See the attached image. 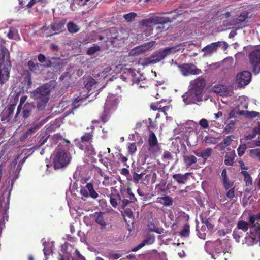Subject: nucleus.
Segmentation results:
<instances>
[{
	"instance_id": "f257e3e1",
	"label": "nucleus",
	"mask_w": 260,
	"mask_h": 260,
	"mask_svg": "<svg viewBox=\"0 0 260 260\" xmlns=\"http://www.w3.org/2000/svg\"><path fill=\"white\" fill-rule=\"evenodd\" d=\"M5 41L0 38V83L4 84L9 78L11 64L8 50L5 48Z\"/></svg>"
},
{
	"instance_id": "f03ea898",
	"label": "nucleus",
	"mask_w": 260,
	"mask_h": 260,
	"mask_svg": "<svg viewBox=\"0 0 260 260\" xmlns=\"http://www.w3.org/2000/svg\"><path fill=\"white\" fill-rule=\"evenodd\" d=\"M54 81L49 82L37 88L31 92V96L38 100L37 107L39 109H42L48 102L49 93L54 87Z\"/></svg>"
},
{
	"instance_id": "7ed1b4c3",
	"label": "nucleus",
	"mask_w": 260,
	"mask_h": 260,
	"mask_svg": "<svg viewBox=\"0 0 260 260\" xmlns=\"http://www.w3.org/2000/svg\"><path fill=\"white\" fill-rule=\"evenodd\" d=\"M249 222L251 224L250 234L245 238V243L252 246L260 241V214L249 217Z\"/></svg>"
},
{
	"instance_id": "20e7f679",
	"label": "nucleus",
	"mask_w": 260,
	"mask_h": 260,
	"mask_svg": "<svg viewBox=\"0 0 260 260\" xmlns=\"http://www.w3.org/2000/svg\"><path fill=\"white\" fill-rule=\"evenodd\" d=\"M55 169H61L66 167L70 162L71 157L69 153L62 149H56L52 156Z\"/></svg>"
},
{
	"instance_id": "39448f33",
	"label": "nucleus",
	"mask_w": 260,
	"mask_h": 260,
	"mask_svg": "<svg viewBox=\"0 0 260 260\" xmlns=\"http://www.w3.org/2000/svg\"><path fill=\"white\" fill-rule=\"evenodd\" d=\"M106 42H110L114 46H117L124 39L128 38V34L125 30L120 29L116 30L115 28H112L106 32Z\"/></svg>"
},
{
	"instance_id": "423d86ee",
	"label": "nucleus",
	"mask_w": 260,
	"mask_h": 260,
	"mask_svg": "<svg viewBox=\"0 0 260 260\" xmlns=\"http://www.w3.org/2000/svg\"><path fill=\"white\" fill-rule=\"evenodd\" d=\"M87 94L80 95L73 102L64 101L60 104V107L63 109L64 114L68 115L72 113L73 110L77 108L88 98Z\"/></svg>"
},
{
	"instance_id": "0eeeda50",
	"label": "nucleus",
	"mask_w": 260,
	"mask_h": 260,
	"mask_svg": "<svg viewBox=\"0 0 260 260\" xmlns=\"http://www.w3.org/2000/svg\"><path fill=\"white\" fill-rule=\"evenodd\" d=\"M176 51L177 50L175 47L166 48L162 51L155 53L151 57L147 59V62L149 64H154L159 62L168 55L171 53H175Z\"/></svg>"
},
{
	"instance_id": "6e6552de",
	"label": "nucleus",
	"mask_w": 260,
	"mask_h": 260,
	"mask_svg": "<svg viewBox=\"0 0 260 260\" xmlns=\"http://www.w3.org/2000/svg\"><path fill=\"white\" fill-rule=\"evenodd\" d=\"M203 94L188 88V90L182 97L186 105L197 104L203 100Z\"/></svg>"
},
{
	"instance_id": "1a4fd4ad",
	"label": "nucleus",
	"mask_w": 260,
	"mask_h": 260,
	"mask_svg": "<svg viewBox=\"0 0 260 260\" xmlns=\"http://www.w3.org/2000/svg\"><path fill=\"white\" fill-rule=\"evenodd\" d=\"M15 109V104H11L8 108L5 110L1 116V121L3 123H13L18 120L17 117L18 115L16 116V114L14 117L13 118L14 111Z\"/></svg>"
},
{
	"instance_id": "9d476101",
	"label": "nucleus",
	"mask_w": 260,
	"mask_h": 260,
	"mask_svg": "<svg viewBox=\"0 0 260 260\" xmlns=\"http://www.w3.org/2000/svg\"><path fill=\"white\" fill-rule=\"evenodd\" d=\"M253 72L255 74L260 72V47L252 52L249 56Z\"/></svg>"
},
{
	"instance_id": "9b49d317",
	"label": "nucleus",
	"mask_w": 260,
	"mask_h": 260,
	"mask_svg": "<svg viewBox=\"0 0 260 260\" xmlns=\"http://www.w3.org/2000/svg\"><path fill=\"white\" fill-rule=\"evenodd\" d=\"M178 67L184 76L199 75L201 73V70L197 68L196 66L192 63H185L182 65H178Z\"/></svg>"
},
{
	"instance_id": "f8f14e48",
	"label": "nucleus",
	"mask_w": 260,
	"mask_h": 260,
	"mask_svg": "<svg viewBox=\"0 0 260 260\" xmlns=\"http://www.w3.org/2000/svg\"><path fill=\"white\" fill-rule=\"evenodd\" d=\"M120 102L118 96L114 94L109 95L106 101L104 106V111L106 113L115 111Z\"/></svg>"
},
{
	"instance_id": "ddd939ff",
	"label": "nucleus",
	"mask_w": 260,
	"mask_h": 260,
	"mask_svg": "<svg viewBox=\"0 0 260 260\" xmlns=\"http://www.w3.org/2000/svg\"><path fill=\"white\" fill-rule=\"evenodd\" d=\"M155 44V41H151L142 45L137 46L132 49L128 55L129 56L136 57L150 50Z\"/></svg>"
},
{
	"instance_id": "4468645a",
	"label": "nucleus",
	"mask_w": 260,
	"mask_h": 260,
	"mask_svg": "<svg viewBox=\"0 0 260 260\" xmlns=\"http://www.w3.org/2000/svg\"><path fill=\"white\" fill-rule=\"evenodd\" d=\"M169 22H171V20L168 18L159 16H153L147 19L144 20L142 22V25L146 27H150L151 25L153 24H163Z\"/></svg>"
},
{
	"instance_id": "2eb2a0df",
	"label": "nucleus",
	"mask_w": 260,
	"mask_h": 260,
	"mask_svg": "<svg viewBox=\"0 0 260 260\" xmlns=\"http://www.w3.org/2000/svg\"><path fill=\"white\" fill-rule=\"evenodd\" d=\"M205 84L206 81L204 78L199 77L195 80L190 82L189 88L203 94Z\"/></svg>"
},
{
	"instance_id": "dca6fc26",
	"label": "nucleus",
	"mask_w": 260,
	"mask_h": 260,
	"mask_svg": "<svg viewBox=\"0 0 260 260\" xmlns=\"http://www.w3.org/2000/svg\"><path fill=\"white\" fill-rule=\"evenodd\" d=\"M251 79V75L249 71H243L238 74L236 76V83L241 87L248 84Z\"/></svg>"
},
{
	"instance_id": "f3484780",
	"label": "nucleus",
	"mask_w": 260,
	"mask_h": 260,
	"mask_svg": "<svg viewBox=\"0 0 260 260\" xmlns=\"http://www.w3.org/2000/svg\"><path fill=\"white\" fill-rule=\"evenodd\" d=\"M81 196L85 198L91 197L96 199L98 197V193L94 190L92 183H87L85 186L81 187L80 190Z\"/></svg>"
},
{
	"instance_id": "a211bd4d",
	"label": "nucleus",
	"mask_w": 260,
	"mask_h": 260,
	"mask_svg": "<svg viewBox=\"0 0 260 260\" xmlns=\"http://www.w3.org/2000/svg\"><path fill=\"white\" fill-rule=\"evenodd\" d=\"M235 114L239 115H243L247 118L256 117L259 115V113L255 111H249L247 110H239L235 108L232 112L229 113V118L230 119L233 118Z\"/></svg>"
},
{
	"instance_id": "6ab92c4d",
	"label": "nucleus",
	"mask_w": 260,
	"mask_h": 260,
	"mask_svg": "<svg viewBox=\"0 0 260 260\" xmlns=\"http://www.w3.org/2000/svg\"><path fill=\"white\" fill-rule=\"evenodd\" d=\"M95 222L99 224L102 228H105L107 225V216L105 213L96 212L91 215Z\"/></svg>"
},
{
	"instance_id": "aec40b11",
	"label": "nucleus",
	"mask_w": 260,
	"mask_h": 260,
	"mask_svg": "<svg viewBox=\"0 0 260 260\" xmlns=\"http://www.w3.org/2000/svg\"><path fill=\"white\" fill-rule=\"evenodd\" d=\"M213 91L220 96H230L233 94L232 90L230 87L223 85L214 86L213 87Z\"/></svg>"
},
{
	"instance_id": "412c9836",
	"label": "nucleus",
	"mask_w": 260,
	"mask_h": 260,
	"mask_svg": "<svg viewBox=\"0 0 260 260\" xmlns=\"http://www.w3.org/2000/svg\"><path fill=\"white\" fill-rule=\"evenodd\" d=\"M128 76L132 78V80L133 84H140V87H145V85L143 84V83H140V82L143 81V80H144L145 78L140 76L138 71L134 69H130L128 72Z\"/></svg>"
},
{
	"instance_id": "4be33fe9",
	"label": "nucleus",
	"mask_w": 260,
	"mask_h": 260,
	"mask_svg": "<svg viewBox=\"0 0 260 260\" xmlns=\"http://www.w3.org/2000/svg\"><path fill=\"white\" fill-rule=\"evenodd\" d=\"M218 44L219 43L216 42L212 43L202 49L201 51L204 52L203 57L211 56L214 52H216L218 49Z\"/></svg>"
},
{
	"instance_id": "5701e85b",
	"label": "nucleus",
	"mask_w": 260,
	"mask_h": 260,
	"mask_svg": "<svg viewBox=\"0 0 260 260\" xmlns=\"http://www.w3.org/2000/svg\"><path fill=\"white\" fill-rule=\"evenodd\" d=\"M42 125V123H38L36 124L35 125L31 126L29 127L27 131L24 132L23 135L20 137V140L21 141H24L29 137L31 136L32 134H34L36 130L39 129Z\"/></svg>"
},
{
	"instance_id": "b1692460",
	"label": "nucleus",
	"mask_w": 260,
	"mask_h": 260,
	"mask_svg": "<svg viewBox=\"0 0 260 260\" xmlns=\"http://www.w3.org/2000/svg\"><path fill=\"white\" fill-rule=\"evenodd\" d=\"M237 109H247L248 99L245 96H239L236 102V107Z\"/></svg>"
},
{
	"instance_id": "393cba45",
	"label": "nucleus",
	"mask_w": 260,
	"mask_h": 260,
	"mask_svg": "<svg viewBox=\"0 0 260 260\" xmlns=\"http://www.w3.org/2000/svg\"><path fill=\"white\" fill-rule=\"evenodd\" d=\"M247 19V16L245 14L240 15L238 18L235 19L233 21V25H237V28L245 26V22Z\"/></svg>"
},
{
	"instance_id": "a878e982",
	"label": "nucleus",
	"mask_w": 260,
	"mask_h": 260,
	"mask_svg": "<svg viewBox=\"0 0 260 260\" xmlns=\"http://www.w3.org/2000/svg\"><path fill=\"white\" fill-rule=\"evenodd\" d=\"M7 36L9 39H14L15 40H19L20 39V36L18 29L13 27L9 28Z\"/></svg>"
},
{
	"instance_id": "bb28decb",
	"label": "nucleus",
	"mask_w": 260,
	"mask_h": 260,
	"mask_svg": "<svg viewBox=\"0 0 260 260\" xmlns=\"http://www.w3.org/2000/svg\"><path fill=\"white\" fill-rule=\"evenodd\" d=\"M34 108V106L32 103H26L24 104L23 107V116L24 118H27L29 116Z\"/></svg>"
},
{
	"instance_id": "cd10ccee",
	"label": "nucleus",
	"mask_w": 260,
	"mask_h": 260,
	"mask_svg": "<svg viewBox=\"0 0 260 260\" xmlns=\"http://www.w3.org/2000/svg\"><path fill=\"white\" fill-rule=\"evenodd\" d=\"M190 174V173H186L184 174H176L173 175V178L178 183L184 184L185 181L187 180L188 176Z\"/></svg>"
},
{
	"instance_id": "c85d7f7f",
	"label": "nucleus",
	"mask_w": 260,
	"mask_h": 260,
	"mask_svg": "<svg viewBox=\"0 0 260 260\" xmlns=\"http://www.w3.org/2000/svg\"><path fill=\"white\" fill-rule=\"evenodd\" d=\"M157 202L165 206H171L173 204L172 198L169 196L159 197L157 199Z\"/></svg>"
},
{
	"instance_id": "c756f323",
	"label": "nucleus",
	"mask_w": 260,
	"mask_h": 260,
	"mask_svg": "<svg viewBox=\"0 0 260 260\" xmlns=\"http://www.w3.org/2000/svg\"><path fill=\"white\" fill-rule=\"evenodd\" d=\"M236 154L234 150H231L225 156L224 163L226 165L232 166L233 164Z\"/></svg>"
},
{
	"instance_id": "7c9ffc66",
	"label": "nucleus",
	"mask_w": 260,
	"mask_h": 260,
	"mask_svg": "<svg viewBox=\"0 0 260 260\" xmlns=\"http://www.w3.org/2000/svg\"><path fill=\"white\" fill-rule=\"evenodd\" d=\"M183 160L187 167L191 166L197 161V158L194 155H185L183 156Z\"/></svg>"
},
{
	"instance_id": "2f4dec72",
	"label": "nucleus",
	"mask_w": 260,
	"mask_h": 260,
	"mask_svg": "<svg viewBox=\"0 0 260 260\" xmlns=\"http://www.w3.org/2000/svg\"><path fill=\"white\" fill-rule=\"evenodd\" d=\"M64 26V23L61 22H55L51 25V28L54 31L52 34H57L61 31Z\"/></svg>"
},
{
	"instance_id": "473e14b6",
	"label": "nucleus",
	"mask_w": 260,
	"mask_h": 260,
	"mask_svg": "<svg viewBox=\"0 0 260 260\" xmlns=\"http://www.w3.org/2000/svg\"><path fill=\"white\" fill-rule=\"evenodd\" d=\"M122 214L126 222H127V219H129L128 222H130L134 219L133 212L130 208H126L123 211H122Z\"/></svg>"
},
{
	"instance_id": "72a5a7b5",
	"label": "nucleus",
	"mask_w": 260,
	"mask_h": 260,
	"mask_svg": "<svg viewBox=\"0 0 260 260\" xmlns=\"http://www.w3.org/2000/svg\"><path fill=\"white\" fill-rule=\"evenodd\" d=\"M241 174L244 177V181L247 186H250L252 185V179L250 174L246 171H242Z\"/></svg>"
},
{
	"instance_id": "f704fd0d",
	"label": "nucleus",
	"mask_w": 260,
	"mask_h": 260,
	"mask_svg": "<svg viewBox=\"0 0 260 260\" xmlns=\"http://www.w3.org/2000/svg\"><path fill=\"white\" fill-rule=\"evenodd\" d=\"M89 0H73V2L71 4V8L73 10L77 9L76 5L78 6H84L86 4L87 2Z\"/></svg>"
},
{
	"instance_id": "c9c22d12",
	"label": "nucleus",
	"mask_w": 260,
	"mask_h": 260,
	"mask_svg": "<svg viewBox=\"0 0 260 260\" xmlns=\"http://www.w3.org/2000/svg\"><path fill=\"white\" fill-rule=\"evenodd\" d=\"M235 120H230L225 125L224 128V132L227 134L233 132L235 129Z\"/></svg>"
},
{
	"instance_id": "e433bc0d",
	"label": "nucleus",
	"mask_w": 260,
	"mask_h": 260,
	"mask_svg": "<svg viewBox=\"0 0 260 260\" xmlns=\"http://www.w3.org/2000/svg\"><path fill=\"white\" fill-rule=\"evenodd\" d=\"M68 31L71 33H76L78 32L80 28L79 26L73 22H70L67 24Z\"/></svg>"
},
{
	"instance_id": "4c0bfd02",
	"label": "nucleus",
	"mask_w": 260,
	"mask_h": 260,
	"mask_svg": "<svg viewBox=\"0 0 260 260\" xmlns=\"http://www.w3.org/2000/svg\"><path fill=\"white\" fill-rule=\"evenodd\" d=\"M256 135L260 136V126L258 125L257 127L254 128L252 130L251 134L247 135L246 137L247 140H252L254 139Z\"/></svg>"
},
{
	"instance_id": "58836bf2",
	"label": "nucleus",
	"mask_w": 260,
	"mask_h": 260,
	"mask_svg": "<svg viewBox=\"0 0 260 260\" xmlns=\"http://www.w3.org/2000/svg\"><path fill=\"white\" fill-rule=\"evenodd\" d=\"M234 138V135L228 136L223 140L222 142L221 143V145L223 147H226L230 145Z\"/></svg>"
},
{
	"instance_id": "ea45409f",
	"label": "nucleus",
	"mask_w": 260,
	"mask_h": 260,
	"mask_svg": "<svg viewBox=\"0 0 260 260\" xmlns=\"http://www.w3.org/2000/svg\"><path fill=\"white\" fill-rule=\"evenodd\" d=\"M101 48L99 46L94 44L92 46L88 48L87 51V54L89 55L94 54L96 52L99 51Z\"/></svg>"
},
{
	"instance_id": "a19ab883",
	"label": "nucleus",
	"mask_w": 260,
	"mask_h": 260,
	"mask_svg": "<svg viewBox=\"0 0 260 260\" xmlns=\"http://www.w3.org/2000/svg\"><path fill=\"white\" fill-rule=\"evenodd\" d=\"M120 197L119 196H117L115 197L114 196H112L110 197V202L111 205L114 208H116L118 205V201L120 200Z\"/></svg>"
},
{
	"instance_id": "79ce46f5",
	"label": "nucleus",
	"mask_w": 260,
	"mask_h": 260,
	"mask_svg": "<svg viewBox=\"0 0 260 260\" xmlns=\"http://www.w3.org/2000/svg\"><path fill=\"white\" fill-rule=\"evenodd\" d=\"M149 144L150 146H153L157 144V140L155 134L152 132L149 136Z\"/></svg>"
},
{
	"instance_id": "37998d69",
	"label": "nucleus",
	"mask_w": 260,
	"mask_h": 260,
	"mask_svg": "<svg viewBox=\"0 0 260 260\" xmlns=\"http://www.w3.org/2000/svg\"><path fill=\"white\" fill-rule=\"evenodd\" d=\"M27 96L23 95L21 97L20 100V103L17 107V112H16V116L19 115V113L21 112V109L22 108V106L23 104L27 100Z\"/></svg>"
},
{
	"instance_id": "c03bdc74",
	"label": "nucleus",
	"mask_w": 260,
	"mask_h": 260,
	"mask_svg": "<svg viewBox=\"0 0 260 260\" xmlns=\"http://www.w3.org/2000/svg\"><path fill=\"white\" fill-rule=\"evenodd\" d=\"M28 66L31 71L37 72V69L41 66L40 64L35 63L32 61H29L28 62Z\"/></svg>"
},
{
	"instance_id": "a18cd8bd",
	"label": "nucleus",
	"mask_w": 260,
	"mask_h": 260,
	"mask_svg": "<svg viewBox=\"0 0 260 260\" xmlns=\"http://www.w3.org/2000/svg\"><path fill=\"white\" fill-rule=\"evenodd\" d=\"M237 227L239 229H241L243 231L245 232L248 230V224L246 221H239L237 224Z\"/></svg>"
},
{
	"instance_id": "49530a36",
	"label": "nucleus",
	"mask_w": 260,
	"mask_h": 260,
	"mask_svg": "<svg viewBox=\"0 0 260 260\" xmlns=\"http://www.w3.org/2000/svg\"><path fill=\"white\" fill-rule=\"evenodd\" d=\"M127 149L128 153L133 155L134 154L136 151H137V146L136 143H129L127 146Z\"/></svg>"
},
{
	"instance_id": "de8ad7c7",
	"label": "nucleus",
	"mask_w": 260,
	"mask_h": 260,
	"mask_svg": "<svg viewBox=\"0 0 260 260\" xmlns=\"http://www.w3.org/2000/svg\"><path fill=\"white\" fill-rule=\"evenodd\" d=\"M111 70V69L110 67H106L102 72L98 75V76L101 77V78L104 79L106 77L107 74L110 72Z\"/></svg>"
},
{
	"instance_id": "09e8293b",
	"label": "nucleus",
	"mask_w": 260,
	"mask_h": 260,
	"mask_svg": "<svg viewBox=\"0 0 260 260\" xmlns=\"http://www.w3.org/2000/svg\"><path fill=\"white\" fill-rule=\"evenodd\" d=\"M190 231L189 226L188 224H185L183 229L180 231V235L182 237H187L189 235Z\"/></svg>"
},
{
	"instance_id": "8fccbe9b",
	"label": "nucleus",
	"mask_w": 260,
	"mask_h": 260,
	"mask_svg": "<svg viewBox=\"0 0 260 260\" xmlns=\"http://www.w3.org/2000/svg\"><path fill=\"white\" fill-rule=\"evenodd\" d=\"M137 14L135 13L131 12L123 15V17L127 22H131L136 17Z\"/></svg>"
},
{
	"instance_id": "3c124183",
	"label": "nucleus",
	"mask_w": 260,
	"mask_h": 260,
	"mask_svg": "<svg viewBox=\"0 0 260 260\" xmlns=\"http://www.w3.org/2000/svg\"><path fill=\"white\" fill-rule=\"evenodd\" d=\"M18 158H19V157H17L11 164V165H10V173L12 172L13 173H14L15 174H16V173L19 172V171H18V168H17L16 170L15 171V167H16V165L17 164V161H18Z\"/></svg>"
},
{
	"instance_id": "603ef678",
	"label": "nucleus",
	"mask_w": 260,
	"mask_h": 260,
	"mask_svg": "<svg viewBox=\"0 0 260 260\" xmlns=\"http://www.w3.org/2000/svg\"><path fill=\"white\" fill-rule=\"evenodd\" d=\"M155 241V237L154 236H150L147 237L146 239L144 240L142 242L144 244V246L145 245H151L153 244Z\"/></svg>"
},
{
	"instance_id": "864d4df0",
	"label": "nucleus",
	"mask_w": 260,
	"mask_h": 260,
	"mask_svg": "<svg viewBox=\"0 0 260 260\" xmlns=\"http://www.w3.org/2000/svg\"><path fill=\"white\" fill-rule=\"evenodd\" d=\"M122 256V254L119 253L110 252L107 256L109 259L116 260Z\"/></svg>"
},
{
	"instance_id": "5fc2aeb1",
	"label": "nucleus",
	"mask_w": 260,
	"mask_h": 260,
	"mask_svg": "<svg viewBox=\"0 0 260 260\" xmlns=\"http://www.w3.org/2000/svg\"><path fill=\"white\" fill-rule=\"evenodd\" d=\"M247 147L245 144L240 145L237 149L238 154L239 156H242L245 153Z\"/></svg>"
},
{
	"instance_id": "6e6d98bb",
	"label": "nucleus",
	"mask_w": 260,
	"mask_h": 260,
	"mask_svg": "<svg viewBox=\"0 0 260 260\" xmlns=\"http://www.w3.org/2000/svg\"><path fill=\"white\" fill-rule=\"evenodd\" d=\"M251 156H256L260 160V148L251 149L250 151Z\"/></svg>"
},
{
	"instance_id": "4d7b16f0",
	"label": "nucleus",
	"mask_w": 260,
	"mask_h": 260,
	"mask_svg": "<svg viewBox=\"0 0 260 260\" xmlns=\"http://www.w3.org/2000/svg\"><path fill=\"white\" fill-rule=\"evenodd\" d=\"M92 137V135L90 133H86L84 136H83L81 137V142H88L90 139H91Z\"/></svg>"
},
{
	"instance_id": "13d9d810",
	"label": "nucleus",
	"mask_w": 260,
	"mask_h": 260,
	"mask_svg": "<svg viewBox=\"0 0 260 260\" xmlns=\"http://www.w3.org/2000/svg\"><path fill=\"white\" fill-rule=\"evenodd\" d=\"M212 152V149L210 148H208L203 151V158L206 159L207 158L210 156Z\"/></svg>"
},
{
	"instance_id": "bf43d9fd",
	"label": "nucleus",
	"mask_w": 260,
	"mask_h": 260,
	"mask_svg": "<svg viewBox=\"0 0 260 260\" xmlns=\"http://www.w3.org/2000/svg\"><path fill=\"white\" fill-rule=\"evenodd\" d=\"M127 192L128 194L127 198H129V200L131 202L134 203L136 201V198L135 197L134 194L132 192L131 190L129 188L127 189Z\"/></svg>"
},
{
	"instance_id": "052dcab7",
	"label": "nucleus",
	"mask_w": 260,
	"mask_h": 260,
	"mask_svg": "<svg viewBox=\"0 0 260 260\" xmlns=\"http://www.w3.org/2000/svg\"><path fill=\"white\" fill-rule=\"evenodd\" d=\"M216 43H219V44L218 45V48L221 47L224 51L226 50L228 48L229 45H228V43L226 42L218 41V42H217Z\"/></svg>"
},
{
	"instance_id": "680f3d73",
	"label": "nucleus",
	"mask_w": 260,
	"mask_h": 260,
	"mask_svg": "<svg viewBox=\"0 0 260 260\" xmlns=\"http://www.w3.org/2000/svg\"><path fill=\"white\" fill-rule=\"evenodd\" d=\"M72 260H85V258L80 254L78 250H76L75 255L73 256Z\"/></svg>"
},
{
	"instance_id": "e2e57ef3",
	"label": "nucleus",
	"mask_w": 260,
	"mask_h": 260,
	"mask_svg": "<svg viewBox=\"0 0 260 260\" xmlns=\"http://www.w3.org/2000/svg\"><path fill=\"white\" fill-rule=\"evenodd\" d=\"M51 139L54 144L57 143L58 141L62 139V136L60 134H55L51 137Z\"/></svg>"
},
{
	"instance_id": "0e129e2a",
	"label": "nucleus",
	"mask_w": 260,
	"mask_h": 260,
	"mask_svg": "<svg viewBox=\"0 0 260 260\" xmlns=\"http://www.w3.org/2000/svg\"><path fill=\"white\" fill-rule=\"evenodd\" d=\"M49 138V136L47 134H46L45 136H43L39 142V146H41L44 145L48 140Z\"/></svg>"
},
{
	"instance_id": "69168bd1",
	"label": "nucleus",
	"mask_w": 260,
	"mask_h": 260,
	"mask_svg": "<svg viewBox=\"0 0 260 260\" xmlns=\"http://www.w3.org/2000/svg\"><path fill=\"white\" fill-rule=\"evenodd\" d=\"M200 125L203 128H206L208 127L209 124L208 121L205 119H202L200 121Z\"/></svg>"
},
{
	"instance_id": "338daca9",
	"label": "nucleus",
	"mask_w": 260,
	"mask_h": 260,
	"mask_svg": "<svg viewBox=\"0 0 260 260\" xmlns=\"http://www.w3.org/2000/svg\"><path fill=\"white\" fill-rule=\"evenodd\" d=\"M96 83L95 80L93 78H90L85 85L87 89H88L89 87H91L93 85H95Z\"/></svg>"
},
{
	"instance_id": "774afa93",
	"label": "nucleus",
	"mask_w": 260,
	"mask_h": 260,
	"mask_svg": "<svg viewBox=\"0 0 260 260\" xmlns=\"http://www.w3.org/2000/svg\"><path fill=\"white\" fill-rule=\"evenodd\" d=\"M130 203H132L129 199H124L121 201V206L122 209H124L126 206H127Z\"/></svg>"
}]
</instances>
